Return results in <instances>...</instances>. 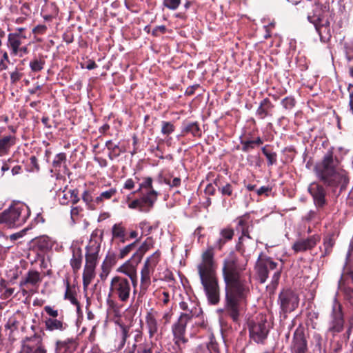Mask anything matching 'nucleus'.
Wrapping results in <instances>:
<instances>
[{"instance_id":"nucleus-1","label":"nucleus","mask_w":353,"mask_h":353,"mask_svg":"<svg viewBox=\"0 0 353 353\" xmlns=\"http://www.w3.org/2000/svg\"><path fill=\"white\" fill-rule=\"evenodd\" d=\"M255 248L256 243L250 234L239 238L236 250L246 262ZM245 267L246 264L241 265L234 254H230L223 261L222 274L225 284L224 307L217 310L221 318L230 317L234 322L239 321L242 305L250 293L251 284L250 275L245 272Z\"/></svg>"},{"instance_id":"nucleus-2","label":"nucleus","mask_w":353,"mask_h":353,"mask_svg":"<svg viewBox=\"0 0 353 353\" xmlns=\"http://www.w3.org/2000/svg\"><path fill=\"white\" fill-rule=\"evenodd\" d=\"M314 172L316 178L327 188L340 187L342 190L349 182L347 172L343 169L338 157L334 156L333 148H330L316 163Z\"/></svg>"},{"instance_id":"nucleus-3","label":"nucleus","mask_w":353,"mask_h":353,"mask_svg":"<svg viewBox=\"0 0 353 353\" xmlns=\"http://www.w3.org/2000/svg\"><path fill=\"white\" fill-rule=\"evenodd\" d=\"M197 270L209 303L218 304L220 301V288L215 264L201 261L197 265Z\"/></svg>"},{"instance_id":"nucleus-4","label":"nucleus","mask_w":353,"mask_h":353,"mask_svg":"<svg viewBox=\"0 0 353 353\" xmlns=\"http://www.w3.org/2000/svg\"><path fill=\"white\" fill-rule=\"evenodd\" d=\"M120 270L128 276H115L112 278L108 296L117 299L121 303H126L130 299L131 285H135L137 282V276L134 271L128 272L124 266L121 267Z\"/></svg>"},{"instance_id":"nucleus-5","label":"nucleus","mask_w":353,"mask_h":353,"mask_svg":"<svg viewBox=\"0 0 353 353\" xmlns=\"http://www.w3.org/2000/svg\"><path fill=\"white\" fill-rule=\"evenodd\" d=\"M30 213L28 205L20 202L14 203L0 213V223L8 228L21 227L26 222Z\"/></svg>"},{"instance_id":"nucleus-6","label":"nucleus","mask_w":353,"mask_h":353,"mask_svg":"<svg viewBox=\"0 0 353 353\" xmlns=\"http://www.w3.org/2000/svg\"><path fill=\"white\" fill-rule=\"evenodd\" d=\"M100 249V243L93 239H90L85 248V264L83 272V285L85 289L95 277V268L98 263Z\"/></svg>"},{"instance_id":"nucleus-7","label":"nucleus","mask_w":353,"mask_h":353,"mask_svg":"<svg viewBox=\"0 0 353 353\" xmlns=\"http://www.w3.org/2000/svg\"><path fill=\"white\" fill-rule=\"evenodd\" d=\"M255 270L261 283L266 281L268 278L269 272L274 270L272 278V285L276 288L279 283L282 270V266H279L278 263L273 261L271 257L263 256L262 253L258 257L256 262Z\"/></svg>"},{"instance_id":"nucleus-8","label":"nucleus","mask_w":353,"mask_h":353,"mask_svg":"<svg viewBox=\"0 0 353 353\" xmlns=\"http://www.w3.org/2000/svg\"><path fill=\"white\" fill-rule=\"evenodd\" d=\"M234 235V230L230 227L221 229L219 237L202 253L201 262L207 263L208 261L211 264H215L214 250H221L225 244L233 239Z\"/></svg>"},{"instance_id":"nucleus-9","label":"nucleus","mask_w":353,"mask_h":353,"mask_svg":"<svg viewBox=\"0 0 353 353\" xmlns=\"http://www.w3.org/2000/svg\"><path fill=\"white\" fill-rule=\"evenodd\" d=\"M20 353H48L41 335L34 334L25 337L21 341Z\"/></svg>"},{"instance_id":"nucleus-10","label":"nucleus","mask_w":353,"mask_h":353,"mask_svg":"<svg viewBox=\"0 0 353 353\" xmlns=\"http://www.w3.org/2000/svg\"><path fill=\"white\" fill-rule=\"evenodd\" d=\"M250 337L257 343H263L267 338L269 328L267 321L263 316L256 321L250 323L249 327Z\"/></svg>"},{"instance_id":"nucleus-11","label":"nucleus","mask_w":353,"mask_h":353,"mask_svg":"<svg viewBox=\"0 0 353 353\" xmlns=\"http://www.w3.org/2000/svg\"><path fill=\"white\" fill-rule=\"evenodd\" d=\"M158 192L152 190L147 192L140 199H137L128 203V208L130 209H137L141 212H148L154 206L157 200Z\"/></svg>"},{"instance_id":"nucleus-12","label":"nucleus","mask_w":353,"mask_h":353,"mask_svg":"<svg viewBox=\"0 0 353 353\" xmlns=\"http://www.w3.org/2000/svg\"><path fill=\"white\" fill-rule=\"evenodd\" d=\"M278 302L281 311L288 313L294 311L298 307L299 298L292 290H283L279 295Z\"/></svg>"},{"instance_id":"nucleus-13","label":"nucleus","mask_w":353,"mask_h":353,"mask_svg":"<svg viewBox=\"0 0 353 353\" xmlns=\"http://www.w3.org/2000/svg\"><path fill=\"white\" fill-rule=\"evenodd\" d=\"M307 190L318 210L323 209L327 204V191L323 184L319 182H312L309 185Z\"/></svg>"},{"instance_id":"nucleus-14","label":"nucleus","mask_w":353,"mask_h":353,"mask_svg":"<svg viewBox=\"0 0 353 353\" xmlns=\"http://www.w3.org/2000/svg\"><path fill=\"white\" fill-rule=\"evenodd\" d=\"M161 256L159 251H156L150 257L147 259L144 266L141 270V286L143 288H147L150 284V273L152 272L159 263Z\"/></svg>"},{"instance_id":"nucleus-15","label":"nucleus","mask_w":353,"mask_h":353,"mask_svg":"<svg viewBox=\"0 0 353 353\" xmlns=\"http://www.w3.org/2000/svg\"><path fill=\"white\" fill-rule=\"evenodd\" d=\"M188 322V321L183 318H179L178 321L174 323L172 327L174 336L173 341L180 352H182V350L185 347V345L188 341V339L185 336Z\"/></svg>"},{"instance_id":"nucleus-16","label":"nucleus","mask_w":353,"mask_h":353,"mask_svg":"<svg viewBox=\"0 0 353 353\" xmlns=\"http://www.w3.org/2000/svg\"><path fill=\"white\" fill-rule=\"evenodd\" d=\"M332 319L329 331L334 334L341 332L343 329L344 319L342 312V306L336 299H334L332 303Z\"/></svg>"},{"instance_id":"nucleus-17","label":"nucleus","mask_w":353,"mask_h":353,"mask_svg":"<svg viewBox=\"0 0 353 353\" xmlns=\"http://www.w3.org/2000/svg\"><path fill=\"white\" fill-rule=\"evenodd\" d=\"M308 350L307 341L303 328L299 327L294 332L290 345L291 353H306Z\"/></svg>"},{"instance_id":"nucleus-18","label":"nucleus","mask_w":353,"mask_h":353,"mask_svg":"<svg viewBox=\"0 0 353 353\" xmlns=\"http://www.w3.org/2000/svg\"><path fill=\"white\" fill-rule=\"evenodd\" d=\"M312 12H307V19L309 22L313 25L319 24L327 20L326 13L327 12L325 6L319 3L316 1H314V5L311 6Z\"/></svg>"},{"instance_id":"nucleus-19","label":"nucleus","mask_w":353,"mask_h":353,"mask_svg":"<svg viewBox=\"0 0 353 353\" xmlns=\"http://www.w3.org/2000/svg\"><path fill=\"white\" fill-rule=\"evenodd\" d=\"M157 312L153 308L150 309L145 315V326L150 339L161 334L159 325L157 319Z\"/></svg>"},{"instance_id":"nucleus-20","label":"nucleus","mask_w":353,"mask_h":353,"mask_svg":"<svg viewBox=\"0 0 353 353\" xmlns=\"http://www.w3.org/2000/svg\"><path fill=\"white\" fill-rule=\"evenodd\" d=\"M321 237L318 234L312 235L306 239H301L296 241L292 245V249L296 252H303L311 250L320 241Z\"/></svg>"},{"instance_id":"nucleus-21","label":"nucleus","mask_w":353,"mask_h":353,"mask_svg":"<svg viewBox=\"0 0 353 353\" xmlns=\"http://www.w3.org/2000/svg\"><path fill=\"white\" fill-rule=\"evenodd\" d=\"M77 346L78 343L74 338L57 339L54 343V353H74Z\"/></svg>"},{"instance_id":"nucleus-22","label":"nucleus","mask_w":353,"mask_h":353,"mask_svg":"<svg viewBox=\"0 0 353 353\" xmlns=\"http://www.w3.org/2000/svg\"><path fill=\"white\" fill-rule=\"evenodd\" d=\"M27 38V36H21L19 34L9 33L8 34L6 46L12 56L18 51L19 48L23 45Z\"/></svg>"},{"instance_id":"nucleus-23","label":"nucleus","mask_w":353,"mask_h":353,"mask_svg":"<svg viewBox=\"0 0 353 353\" xmlns=\"http://www.w3.org/2000/svg\"><path fill=\"white\" fill-rule=\"evenodd\" d=\"M44 325L46 330L49 332H63L68 327L67 323L63 321V316H61L57 319L45 318Z\"/></svg>"},{"instance_id":"nucleus-24","label":"nucleus","mask_w":353,"mask_h":353,"mask_svg":"<svg viewBox=\"0 0 353 353\" xmlns=\"http://www.w3.org/2000/svg\"><path fill=\"white\" fill-rule=\"evenodd\" d=\"M42 281L40 273L36 270H29L26 275L20 281L19 286L21 288L26 286H32L37 288Z\"/></svg>"},{"instance_id":"nucleus-25","label":"nucleus","mask_w":353,"mask_h":353,"mask_svg":"<svg viewBox=\"0 0 353 353\" xmlns=\"http://www.w3.org/2000/svg\"><path fill=\"white\" fill-rule=\"evenodd\" d=\"M180 308L185 311L179 318H183L189 321L194 316H198L201 312V310L196 307L195 304L191 301L189 303L181 301L179 303Z\"/></svg>"},{"instance_id":"nucleus-26","label":"nucleus","mask_w":353,"mask_h":353,"mask_svg":"<svg viewBox=\"0 0 353 353\" xmlns=\"http://www.w3.org/2000/svg\"><path fill=\"white\" fill-rule=\"evenodd\" d=\"M188 134H191L193 137H201L202 130L197 121H188L183 123L181 136H185Z\"/></svg>"},{"instance_id":"nucleus-27","label":"nucleus","mask_w":353,"mask_h":353,"mask_svg":"<svg viewBox=\"0 0 353 353\" xmlns=\"http://www.w3.org/2000/svg\"><path fill=\"white\" fill-rule=\"evenodd\" d=\"M83 261L82 250L79 247H72V258L70 264L74 274L77 273L81 268Z\"/></svg>"},{"instance_id":"nucleus-28","label":"nucleus","mask_w":353,"mask_h":353,"mask_svg":"<svg viewBox=\"0 0 353 353\" xmlns=\"http://www.w3.org/2000/svg\"><path fill=\"white\" fill-rule=\"evenodd\" d=\"M274 107V105L270 100L268 98H265L261 101L256 111V114L260 119H263L267 117H272V110Z\"/></svg>"},{"instance_id":"nucleus-29","label":"nucleus","mask_w":353,"mask_h":353,"mask_svg":"<svg viewBox=\"0 0 353 353\" xmlns=\"http://www.w3.org/2000/svg\"><path fill=\"white\" fill-rule=\"evenodd\" d=\"M318 32L321 41L328 42L332 37L330 22L329 20L314 25Z\"/></svg>"},{"instance_id":"nucleus-30","label":"nucleus","mask_w":353,"mask_h":353,"mask_svg":"<svg viewBox=\"0 0 353 353\" xmlns=\"http://www.w3.org/2000/svg\"><path fill=\"white\" fill-rule=\"evenodd\" d=\"M16 143V137L12 135L0 138V157L8 154L10 149Z\"/></svg>"},{"instance_id":"nucleus-31","label":"nucleus","mask_w":353,"mask_h":353,"mask_svg":"<svg viewBox=\"0 0 353 353\" xmlns=\"http://www.w3.org/2000/svg\"><path fill=\"white\" fill-rule=\"evenodd\" d=\"M349 278L353 284V270L350 273ZM339 287L343 291L345 299L353 305V288L350 286H345L343 281V275H341L340 280L339 281Z\"/></svg>"},{"instance_id":"nucleus-32","label":"nucleus","mask_w":353,"mask_h":353,"mask_svg":"<svg viewBox=\"0 0 353 353\" xmlns=\"http://www.w3.org/2000/svg\"><path fill=\"white\" fill-rule=\"evenodd\" d=\"M112 239H119L123 243L127 241L126 229L122 223H118L113 225L112 228Z\"/></svg>"},{"instance_id":"nucleus-33","label":"nucleus","mask_w":353,"mask_h":353,"mask_svg":"<svg viewBox=\"0 0 353 353\" xmlns=\"http://www.w3.org/2000/svg\"><path fill=\"white\" fill-rule=\"evenodd\" d=\"M105 147L109 150L108 157L110 159L113 160L119 157L123 150L119 147V143H114L112 140H108L105 142Z\"/></svg>"},{"instance_id":"nucleus-34","label":"nucleus","mask_w":353,"mask_h":353,"mask_svg":"<svg viewBox=\"0 0 353 353\" xmlns=\"http://www.w3.org/2000/svg\"><path fill=\"white\" fill-rule=\"evenodd\" d=\"M77 293L74 290L70 288V284L68 281H66V290L64 294L65 299L70 301V302L77 307V310L79 312L80 311V305L77 299Z\"/></svg>"},{"instance_id":"nucleus-35","label":"nucleus","mask_w":353,"mask_h":353,"mask_svg":"<svg viewBox=\"0 0 353 353\" xmlns=\"http://www.w3.org/2000/svg\"><path fill=\"white\" fill-rule=\"evenodd\" d=\"M117 193V190L115 188H110L108 190H105L104 192H102L99 196L96 197L94 199V203L97 204L101 203L105 200H110L112 196L116 195Z\"/></svg>"},{"instance_id":"nucleus-36","label":"nucleus","mask_w":353,"mask_h":353,"mask_svg":"<svg viewBox=\"0 0 353 353\" xmlns=\"http://www.w3.org/2000/svg\"><path fill=\"white\" fill-rule=\"evenodd\" d=\"M250 219V215L248 214H245L243 216H239L238 220V228H239L241 231V235H248L249 234L248 225V223Z\"/></svg>"},{"instance_id":"nucleus-37","label":"nucleus","mask_w":353,"mask_h":353,"mask_svg":"<svg viewBox=\"0 0 353 353\" xmlns=\"http://www.w3.org/2000/svg\"><path fill=\"white\" fill-rule=\"evenodd\" d=\"M8 282L4 279H0V292L3 299H8L14 292V289L8 287Z\"/></svg>"},{"instance_id":"nucleus-38","label":"nucleus","mask_w":353,"mask_h":353,"mask_svg":"<svg viewBox=\"0 0 353 353\" xmlns=\"http://www.w3.org/2000/svg\"><path fill=\"white\" fill-rule=\"evenodd\" d=\"M148 250V246L145 243H143L140 248L133 254L130 259L132 263L138 264L142 259L144 254Z\"/></svg>"},{"instance_id":"nucleus-39","label":"nucleus","mask_w":353,"mask_h":353,"mask_svg":"<svg viewBox=\"0 0 353 353\" xmlns=\"http://www.w3.org/2000/svg\"><path fill=\"white\" fill-rule=\"evenodd\" d=\"M214 184L218 187L219 190L223 196H234L236 197V194H234V187L230 183H227L225 185L219 187L217 184L216 181H214Z\"/></svg>"},{"instance_id":"nucleus-40","label":"nucleus","mask_w":353,"mask_h":353,"mask_svg":"<svg viewBox=\"0 0 353 353\" xmlns=\"http://www.w3.org/2000/svg\"><path fill=\"white\" fill-rule=\"evenodd\" d=\"M108 309L110 312H112L116 316H120L121 306L116 301L108 298L107 299Z\"/></svg>"},{"instance_id":"nucleus-41","label":"nucleus","mask_w":353,"mask_h":353,"mask_svg":"<svg viewBox=\"0 0 353 353\" xmlns=\"http://www.w3.org/2000/svg\"><path fill=\"white\" fill-rule=\"evenodd\" d=\"M334 245V241L331 236H327L323 239L324 252L322 254L323 256L329 255L332 250Z\"/></svg>"},{"instance_id":"nucleus-42","label":"nucleus","mask_w":353,"mask_h":353,"mask_svg":"<svg viewBox=\"0 0 353 353\" xmlns=\"http://www.w3.org/2000/svg\"><path fill=\"white\" fill-rule=\"evenodd\" d=\"M45 65L43 59H34L30 62V68L32 72H37L42 70Z\"/></svg>"},{"instance_id":"nucleus-43","label":"nucleus","mask_w":353,"mask_h":353,"mask_svg":"<svg viewBox=\"0 0 353 353\" xmlns=\"http://www.w3.org/2000/svg\"><path fill=\"white\" fill-rule=\"evenodd\" d=\"M207 348L210 353H221L219 344L213 336H210Z\"/></svg>"},{"instance_id":"nucleus-44","label":"nucleus","mask_w":353,"mask_h":353,"mask_svg":"<svg viewBox=\"0 0 353 353\" xmlns=\"http://www.w3.org/2000/svg\"><path fill=\"white\" fill-rule=\"evenodd\" d=\"M240 143L242 145L241 150L244 152H249L256 147L252 140L243 139L241 138Z\"/></svg>"},{"instance_id":"nucleus-45","label":"nucleus","mask_w":353,"mask_h":353,"mask_svg":"<svg viewBox=\"0 0 353 353\" xmlns=\"http://www.w3.org/2000/svg\"><path fill=\"white\" fill-rule=\"evenodd\" d=\"M19 325V321L17 320L16 316H12L9 318L7 323L5 325V327L10 330L11 332H13L14 331L18 330Z\"/></svg>"},{"instance_id":"nucleus-46","label":"nucleus","mask_w":353,"mask_h":353,"mask_svg":"<svg viewBox=\"0 0 353 353\" xmlns=\"http://www.w3.org/2000/svg\"><path fill=\"white\" fill-rule=\"evenodd\" d=\"M137 244V241L125 246L122 249L120 250V252L118 254L119 259H123L127 255H128L135 248Z\"/></svg>"},{"instance_id":"nucleus-47","label":"nucleus","mask_w":353,"mask_h":353,"mask_svg":"<svg viewBox=\"0 0 353 353\" xmlns=\"http://www.w3.org/2000/svg\"><path fill=\"white\" fill-rule=\"evenodd\" d=\"M27 170L30 172H38L40 170L38 160L35 156H31L30 157V163L28 164Z\"/></svg>"},{"instance_id":"nucleus-48","label":"nucleus","mask_w":353,"mask_h":353,"mask_svg":"<svg viewBox=\"0 0 353 353\" xmlns=\"http://www.w3.org/2000/svg\"><path fill=\"white\" fill-rule=\"evenodd\" d=\"M66 161V154L64 152L57 154L52 161V166L54 168H60L63 163Z\"/></svg>"},{"instance_id":"nucleus-49","label":"nucleus","mask_w":353,"mask_h":353,"mask_svg":"<svg viewBox=\"0 0 353 353\" xmlns=\"http://www.w3.org/2000/svg\"><path fill=\"white\" fill-rule=\"evenodd\" d=\"M137 353H153L152 343H143L137 344Z\"/></svg>"},{"instance_id":"nucleus-50","label":"nucleus","mask_w":353,"mask_h":353,"mask_svg":"<svg viewBox=\"0 0 353 353\" xmlns=\"http://www.w3.org/2000/svg\"><path fill=\"white\" fill-rule=\"evenodd\" d=\"M174 125L169 121H162L161 133L169 135L174 131Z\"/></svg>"},{"instance_id":"nucleus-51","label":"nucleus","mask_w":353,"mask_h":353,"mask_svg":"<svg viewBox=\"0 0 353 353\" xmlns=\"http://www.w3.org/2000/svg\"><path fill=\"white\" fill-rule=\"evenodd\" d=\"M82 212L83 208L80 206L72 207L70 210V217L72 222L74 223L79 219Z\"/></svg>"},{"instance_id":"nucleus-52","label":"nucleus","mask_w":353,"mask_h":353,"mask_svg":"<svg viewBox=\"0 0 353 353\" xmlns=\"http://www.w3.org/2000/svg\"><path fill=\"white\" fill-rule=\"evenodd\" d=\"M281 104L285 109H292L296 104L294 98L292 97H287L281 101Z\"/></svg>"},{"instance_id":"nucleus-53","label":"nucleus","mask_w":353,"mask_h":353,"mask_svg":"<svg viewBox=\"0 0 353 353\" xmlns=\"http://www.w3.org/2000/svg\"><path fill=\"white\" fill-rule=\"evenodd\" d=\"M345 57L348 62L353 61V41L345 46Z\"/></svg>"},{"instance_id":"nucleus-54","label":"nucleus","mask_w":353,"mask_h":353,"mask_svg":"<svg viewBox=\"0 0 353 353\" xmlns=\"http://www.w3.org/2000/svg\"><path fill=\"white\" fill-rule=\"evenodd\" d=\"M152 179L151 177H146L144 179L143 181L140 183V188H143L148 190V192H150L152 190H154L152 187Z\"/></svg>"},{"instance_id":"nucleus-55","label":"nucleus","mask_w":353,"mask_h":353,"mask_svg":"<svg viewBox=\"0 0 353 353\" xmlns=\"http://www.w3.org/2000/svg\"><path fill=\"white\" fill-rule=\"evenodd\" d=\"M43 310L46 312V314L48 315V318L57 319L59 317L58 310H55L54 307H51L50 305H46L43 307Z\"/></svg>"},{"instance_id":"nucleus-56","label":"nucleus","mask_w":353,"mask_h":353,"mask_svg":"<svg viewBox=\"0 0 353 353\" xmlns=\"http://www.w3.org/2000/svg\"><path fill=\"white\" fill-rule=\"evenodd\" d=\"M181 3V0H163V5L170 10H176Z\"/></svg>"},{"instance_id":"nucleus-57","label":"nucleus","mask_w":353,"mask_h":353,"mask_svg":"<svg viewBox=\"0 0 353 353\" xmlns=\"http://www.w3.org/2000/svg\"><path fill=\"white\" fill-rule=\"evenodd\" d=\"M82 199L88 205V208H92V203L93 201V199L91 193L89 191L85 190L83 192V193L82 194Z\"/></svg>"},{"instance_id":"nucleus-58","label":"nucleus","mask_w":353,"mask_h":353,"mask_svg":"<svg viewBox=\"0 0 353 353\" xmlns=\"http://www.w3.org/2000/svg\"><path fill=\"white\" fill-rule=\"evenodd\" d=\"M120 339L127 341L130 336V327L125 325H120Z\"/></svg>"},{"instance_id":"nucleus-59","label":"nucleus","mask_w":353,"mask_h":353,"mask_svg":"<svg viewBox=\"0 0 353 353\" xmlns=\"http://www.w3.org/2000/svg\"><path fill=\"white\" fill-rule=\"evenodd\" d=\"M68 193L70 194V202L72 203V205L77 204L80 200L79 196L78 190L77 189L70 190L68 191Z\"/></svg>"},{"instance_id":"nucleus-60","label":"nucleus","mask_w":353,"mask_h":353,"mask_svg":"<svg viewBox=\"0 0 353 353\" xmlns=\"http://www.w3.org/2000/svg\"><path fill=\"white\" fill-rule=\"evenodd\" d=\"M167 31V28L164 25L156 26L152 31V34L154 37H159L160 34H165Z\"/></svg>"},{"instance_id":"nucleus-61","label":"nucleus","mask_w":353,"mask_h":353,"mask_svg":"<svg viewBox=\"0 0 353 353\" xmlns=\"http://www.w3.org/2000/svg\"><path fill=\"white\" fill-rule=\"evenodd\" d=\"M29 53L28 46V45H22L12 56L23 57L24 55H26Z\"/></svg>"},{"instance_id":"nucleus-62","label":"nucleus","mask_w":353,"mask_h":353,"mask_svg":"<svg viewBox=\"0 0 353 353\" xmlns=\"http://www.w3.org/2000/svg\"><path fill=\"white\" fill-rule=\"evenodd\" d=\"M265 157L269 166L276 163L277 154L276 152H269Z\"/></svg>"},{"instance_id":"nucleus-63","label":"nucleus","mask_w":353,"mask_h":353,"mask_svg":"<svg viewBox=\"0 0 353 353\" xmlns=\"http://www.w3.org/2000/svg\"><path fill=\"white\" fill-rule=\"evenodd\" d=\"M28 229H23L18 232L14 233L10 235L9 239L12 242L18 240L19 239L22 238L25 234Z\"/></svg>"},{"instance_id":"nucleus-64","label":"nucleus","mask_w":353,"mask_h":353,"mask_svg":"<svg viewBox=\"0 0 353 353\" xmlns=\"http://www.w3.org/2000/svg\"><path fill=\"white\" fill-rule=\"evenodd\" d=\"M39 247L41 250H47L50 248V243L46 237H42L39 241Z\"/></svg>"}]
</instances>
